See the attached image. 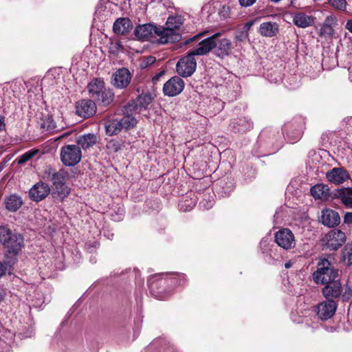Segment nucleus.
I'll return each instance as SVG.
<instances>
[{
    "label": "nucleus",
    "mask_w": 352,
    "mask_h": 352,
    "mask_svg": "<svg viewBox=\"0 0 352 352\" xmlns=\"http://www.w3.org/2000/svg\"><path fill=\"white\" fill-rule=\"evenodd\" d=\"M96 141L97 138L96 137L94 133H87L80 136L77 139L76 142L82 148L85 149L94 146L96 143Z\"/></svg>",
    "instance_id": "obj_26"
},
{
    "label": "nucleus",
    "mask_w": 352,
    "mask_h": 352,
    "mask_svg": "<svg viewBox=\"0 0 352 352\" xmlns=\"http://www.w3.org/2000/svg\"><path fill=\"white\" fill-rule=\"evenodd\" d=\"M217 36L215 37V42L217 43L216 46L218 47V50L220 52L219 55L227 56L231 51L232 49V43L229 39L222 38L217 42L216 39L219 34H217Z\"/></svg>",
    "instance_id": "obj_28"
},
{
    "label": "nucleus",
    "mask_w": 352,
    "mask_h": 352,
    "mask_svg": "<svg viewBox=\"0 0 352 352\" xmlns=\"http://www.w3.org/2000/svg\"><path fill=\"white\" fill-rule=\"evenodd\" d=\"M337 305L333 300L324 301L318 305L317 314L323 320L331 318L335 314Z\"/></svg>",
    "instance_id": "obj_17"
},
{
    "label": "nucleus",
    "mask_w": 352,
    "mask_h": 352,
    "mask_svg": "<svg viewBox=\"0 0 352 352\" xmlns=\"http://www.w3.org/2000/svg\"><path fill=\"white\" fill-rule=\"evenodd\" d=\"M201 35V34H197L193 37H192L191 38H190L189 40H188L187 43H190V42H192V41H194L197 39V38H198L199 36H200Z\"/></svg>",
    "instance_id": "obj_45"
},
{
    "label": "nucleus",
    "mask_w": 352,
    "mask_h": 352,
    "mask_svg": "<svg viewBox=\"0 0 352 352\" xmlns=\"http://www.w3.org/2000/svg\"><path fill=\"white\" fill-rule=\"evenodd\" d=\"M5 130H6L5 118L2 116H0V131H3Z\"/></svg>",
    "instance_id": "obj_41"
},
{
    "label": "nucleus",
    "mask_w": 352,
    "mask_h": 352,
    "mask_svg": "<svg viewBox=\"0 0 352 352\" xmlns=\"http://www.w3.org/2000/svg\"><path fill=\"white\" fill-rule=\"evenodd\" d=\"M344 260L348 265H352V243L347 244L345 246Z\"/></svg>",
    "instance_id": "obj_34"
},
{
    "label": "nucleus",
    "mask_w": 352,
    "mask_h": 352,
    "mask_svg": "<svg viewBox=\"0 0 352 352\" xmlns=\"http://www.w3.org/2000/svg\"><path fill=\"white\" fill-rule=\"evenodd\" d=\"M14 233L8 226H0V245H3Z\"/></svg>",
    "instance_id": "obj_29"
},
{
    "label": "nucleus",
    "mask_w": 352,
    "mask_h": 352,
    "mask_svg": "<svg viewBox=\"0 0 352 352\" xmlns=\"http://www.w3.org/2000/svg\"><path fill=\"white\" fill-rule=\"evenodd\" d=\"M248 37V33L244 32L243 30L238 32L235 36L236 42H242L247 39Z\"/></svg>",
    "instance_id": "obj_37"
},
{
    "label": "nucleus",
    "mask_w": 352,
    "mask_h": 352,
    "mask_svg": "<svg viewBox=\"0 0 352 352\" xmlns=\"http://www.w3.org/2000/svg\"><path fill=\"white\" fill-rule=\"evenodd\" d=\"M275 241L278 246L285 250L295 247L296 241L292 232L288 228H283L275 234Z\"/></svg>",
    "instance_id": "obj_9"
},
{
    "label": "nucleus",
    "mask_w": 352,
    "mask_h": 352,
    "mask_svg": "<svg viewBox=\"0 0 352 352\" xmlns=\"http://www.w3.org/2000/svg\"><path fill=\"white\" fill-rule=\"evenodd\" d=\"M217 34H214L200 43L197 47L189 51L187 55L177 62L176 70L177 74L182 77H188L193 74L196 70L197 61L195 56L207 55L217 45L214 39Z\"/></svg>",
    "instance_id": "obj_1"
},
{
    "label": "nucleus",
    "mask_w": 352,
    "mask_h": 352,
    "mask_svg": "<svg viewBox=\"0 0 352 352\" xmlns=\"http://www.w3.org/2000/svg\"><path fill=\"white\" fill-rule=\"evenodd\" d=\"M3 246L8 254L15 256L24 247V238L21 234L15 232Z\"/></svg>",
    "instance_id": "obj_10"
},
{
    "label": "nucleus",
    "mask_w": 352,
    "mask_h": 352,
    "mask_svg": "<svg viewBox=\"0 0 352 352\" xmlns=\"http://www.w3.org/2000/svg\"><path fill=\"white\" fill-rule=\"evenodd\" d=\"M133 28L131 21L128 18H119L113 23V30L118 35L129 32Z\"/></svg>",
    "instance_id": "obj_22"
},
{
    "label": "nucleus",
    "mask_w": 352,
    "mask_h": 352,
    "mask_svg": "<svg viewBox=\"0 0 352 352\" xmlns=\"http://www.w3.org/2000/svg\"><path fill=\"white\" fill-rule=\"evenodd\" d=\"M137 120L129 116L121 120H113L105 122L106 132H116L122 130H131L136 125Z\"/></svg>",
    "instance_id": "obj_7"
},
{
    "label": "nucleus",
    "mask_w": 352,
    "mask_h": 352,
    "mask_svg": "<svg viewBox=\"0 0 352 352\" xmlns=\"http://www.w3.org/2000/svg\"><path fill=\"white\" fill-rule=\"evenodd\" d=\"M254 24V21H248L247 22L243 27V29L242 30L244 32H246V33H248L250 28L252 26V25Z\"/></svg>",
    "instance_id": "obj_39"
},
{
    "label": "nucleus",
    "mask_w": 352,
    "mask_h": 352,
    "mask_svg": "<svg viewBox=\"0 0 352 352\" xmlns=\"http://www.w3.org/2000/svg\"><path fill=\"white\" fill-rule=\"evenodd\" d=\"M56 126L55 122L52 118L47 117L40 122V128L43 131H52Z\"/></svg>",
    "instance_id": "obj_32"
},
{
    "label": "nucleus",
    "mask_w": 352,
    "mask_h": 352,
    "mask_svg": "<svg viewBox=\"0 0 352 352\" xmlns=\"http://www.w3.org/2000/svg\"><path fill=\"white\" fill-rule=\"evenodd\" d=\"M344 223H352V212H347L344 217Z\"/></svg>",
    "instance_id": "obj_40"
},
{
    "label": "nucleus",
    "mask_w": 352,
    "mask_h": 352,
    "mask_svg": "<svg viewBox=\"0 0 352 352\" xmlns=\"http://www.w3.org/2000/svg\"><path fill=\"white\" fill-rule=\"evenodd\" d=\"M327 178L329 182L335 184H340L349 179L348 173L342 168H333L327 173Z\"/></svg>",
    "instance_id": "obj_19"
},
{
    "label": "nucleus",
    "mask_w": 352,
    "mask_h": 352,
    "mask_svg": "<svg viewBox=\"0 0 352 352\" xmlns=\"http://www.w3.org/2000/svg\"><path fill=\"white\" fill-rule=\"evenodd\" d=\"M87 91L91 100L100 102L104 105L109 104L113 98V94L105 87L104 82L101 78H94L87 86Z\"/></svg>",
    "instance_id": "obj_3"
},
{
    "label": "nucleus",
    "mask_w": 352,
    "mask_h": 352,
    "mask_svg": "<svg viewBox=\"0 0 352 352\" xmlns=\"http://www.w3.org/2000/svg\"><path fill=\"white\" fill-rule=\"evenodd\" d=\"M184 88V82L179 76L170 78L163 87L164 94L168 96H175L179 94Z\"/></svg>",
    "instance_id": "obj_11"
},
{
    "label": "nucleus",
    "mask_w": 352,
    "mask_h": 352,
    "mask_svg": "<svg viewBox=\"0 0 352 352\" xmlns=\"http://www.w3.org/2000/svg\"><path fill=\"white\" fill-rule=\"evenodd\" d=\"M23 201L20 197L12 195L5 200V206L7 210L11 212L16 211L22 205Z\"/></svg>",
    "instance_id": "obj_25"
},
{
    "label": "nucleus",
    "mask_w": 352,
    "mask_h": 352,
    "mask_svg": "<svg viewBox=\"0 0 352 352\" xmlns=\"http://www.w3.org/2000/svg\"><path fill=\"white\" fill-rule=\"evenodd\" d=\"M345 28L348 30L351 33H352V19L347 21Z\"/></svg>",
    "instance_id": "obj_43"
},
{
    "label": "nucleus",
    "mask_w": 352,
    "mask_h": 352,
    "mask_svg": "<svg viewBox=\"0 0 352 352\" xmlns=\"http://www.w3.org/2000/svg\"><path fill=\"white\" fill-rule=\"evenodd\" d=\"M50 188L48 184L44 182L35 184L29 191L30 199L35 201H40L44 199L50 193Z\"/></svg>",
    "instance_id": "obj_15"
},
{
    "label": "nucleus",
    "mask_w": 352,
    "mask_h": 352,
    "mask_svg": "<svg viewBox=\"0 0 352 352\" xmlns=\"http://www.w3.org/2000/svg\"><path fill=\"white\" fill-rule=\"evenodd\" d=\"M345 241L346 235L340 230H332L322 238L323 245L331 250L338 249Z\"/></svg>",
    "instance_id": "obj_8"
},
{
    "label": "nucleus",
    "mask_w": 352,
    "mask_h": 352,
    "mask_svg": "<svg viewBox=\"0 0 352 352\" xmlns=\"http://www.w3.org/2000/svg\"><path fill=\"white\" fill-rule=\"evenodd\" d=\"M131 75L129 70L125 67L118 69L113 75V85L118 89L126 88L130 83Z\"/></svg>",
    "instance_id": "obj_14"
},
{
    "label": "nucleus",
    "mask_w": 352,
    "mask_h": 352,
    "mask_svg": "<svg viewBox=\"0 0 352 352\" xmlns=\"http://www.w3.org/2000/svg\"><path fill=\"white\" fill-rule=\"evenodd\" d=\"M341 294L344 300H349L352 296V290L349 287H343Z\"/></svg>",
    "instance_id": "obj_36"
},
{
    "label": "nucleus",
    "mask_w": 352,
    "mask_h": 352,
    "mask_svg": "<svg viewBox=\"0 0 352 352\" xmlns=\"http://www.w3.org/2000/svg\"><path fill=\"white\" fill-rule=\"evenodd\" d=\"M240 5L243 7H248L253 5L256 0H239Z\"/></svg>",
    "instance_id": "obj_38"
},
{
    "label": "nucleus",
    "mask_w": 352,
    "mask_h": 352,
    "mask_svg": "<svg viewBox=\"0 0 352 352\" xmlns=\"http://www.w3.org/2000/svg\"><path fill=\"white\" fill-rule=\"evenodd\" d=\"M6 270H7L6 266L0 262V278L6 274Z\"/></svg>",
    "instance_id": "obj_42"
},
{
    "label": "nucleus",
    "mask_w": 352,
    "mask_h": 352,
    "mask_svg": "<svg viewBox=\"0 0 352 352\" xmlns=\"http://www.w3.org/2000/svg\"><path fill=\"white\" fill-rule=\"evenodd\" d=\"M183 19L181 16H169L166 23V27L159 28V37L161 43L173 42L179 37L175 33V30L179 29L183 24Z\"/></svg>",
    "instance_id": "obj_4"
},
{
    "label": "nucleus",
    "mask_w": 352,
    "mask_h": 352,
    "mask_svg": "<svg viewBox=\"0 0 352 352\" xmlns=\"http://www.w3.org/2000/svg\"><path fill=\"white\" fill-rule=\"evenodd\" d=\"M278 32V25L276 23H262L259 28V33L264 36L272 37Z\"/></svg>",
    "instance_id": "obj_24"
},
{
    "label": "nucleus",
    "mask_w": 352,
    "mask_h": 352,
    "mask_svg": "<svg viewBox=\"0 0 352 352\" xmlns=\"http://www.w3.org/2000/svg\"><path fill=\"white\" fill-rule=\"evenodd\" d=\"M321 221L326 226L334 227L340 223V217L338 212L325 209L322 211Z\"/></svg>",
    "instance_id": "obj_20"
},
{
    "label": "nucleus",
    "mask_w": 352,
    "mask_h": 352,
    "mask_svg": "<svg viewBox=\"0 0 352 352\" xmlns=\"http://www.w3.org/2000/svg\"><path fill=\"white\" fill-rule=\"evenodd\" d=\"M292 262L289 261L285 263V267L288 269L292 266Z\"/></svg>",
    "instance_id": "obj_46"
},
{
    "label": "nucleus",
    "mask_w": 352,
    "mask_h": 352,
    "mask_svg": "<svg viewBox=\"0 0 352 352\" xmlns=\"http://www.w3.org/2000/svg\"><path fill=\"white\" fill-rule=\"evenodd\" d=\"M329 3L335 9L340 10H344L346 6V0H329Z\"/></svg>",
    "instance_id": "obj_35"
},
{
    "label": "nucleus",
    "mask_w": 352,
    "mask_h": 352,
    "mask_svg": "<svg viewBox=\"0 0 352 352\" xmlns=\"http://www.w3.org/2000/svg\"><path fill=\"white\" fill-rule=\"evenodd\" d=\"M163 0H157L159 3H162Z\"/></svg>",
    "instance_id": "obj_48"
},
{
    "label": "nucleus",
    "mask_w": 352,
    "mask_h": 352,
    "mask_svg": "<svg viewBox=\"0 0 352 352\" xmlns=\"http://www.w3.org/2000/svg\"><path fill=\"white\" fill-rule=\"evenodd\" d=\"M313 278L316 283L324 285L339 278V270L329 260L322 258L317 263V270L313 274Z\"/></svg>",
    "instance_id": "obj_2"
},
{
    "label": "nucleus",
    "mask_w": 352,
    "mask_h": 352,
    "mask_svg": "<svg viewBox=\"0 0 352 352\" xmlns=\"http://www.w3.org/2000/svg\"><path fill=\"white\" fill-rule=\"evenodd\" d=\"M340 195L342 204L349 208H352V188L343 190Z\"/></svg>",
    "instance_id": "obj_30"
},
{
    "label": "nucleus",
    "mask_w": 352,
    "mask_h": 352,
    "mask_svg": "<svg viewBox=\"0 0 352 352\" xmlns=\"http://www.w3.org/2000/svg\"><path fill=\"white\" fill-rule=\"evenodd\" d=\"M337 24V19L333 15H329L326 17L322 23L320 30V36L325 38H331L333 36L335 31L333 26Z\"/></svg>",
    "instance_id": "obj_21"
},
{
    "label": "nucleus",
    "mask_w": 352,
    "mask_h": 352,
    "mask_svg": "<svg viewBox=\"0 0 352 352\" xmlns=\"http://www.w3.org/2000/svg\"><path fill=\"white\" fill-rule=\"evenodd\" d=\"M60 157L65 166H74L80 162L82 152L79 146L68 144L61 148Z\"/></svg>",
    "instance_id": "obj_5"
},
{
    "label": "nucleus",
    "mask_w": 352,
    "mask_h": 352,
    "mask_svg": "<svg viewBox=\"0 0 352 352\" xmlns=\"http://www.w3.org/2000/svg\"><path fill=\"white\" fill-rule=\"evenodd\" d=\"M310 192L316 199H325L329 195L328 187L322 184L311 187Z\"/></svg>",
    "instance_id": "obj_27"
},
{
    "label": "nucleus",
    "mask_w": 352,
    "mask_h": 352,
    "mask_svg": "<svg viewBox=\"0 0 352 352\" xmlns=\"http://www.w3.org/2000/svg\"><path fill=\"white\" fill-rule=\"evenodd\" d=\"M76 112L82 118H89L96 112V105L94 100L91 99L81 100L77 102Z\"/></svg>",
    "instance_id": "obj_13"
},
{
    "label": "nucleus",
    "mask_w": 352,
    "mask_h": 352,
    "mask_svg": "<svg viewBox=\"0 0 352 352\" xmlns=\"http://www.w3.org/2000/svg\"><path fill=\"white\" fill-rule=\"evenodd\" d=\"M47 172L52 175L51 180L58 193L63 197L67 196L69 193V188L65 185L68 177L67 171L61 168L58 172H54L52 168H49Z\"/></svg>",
    "instance_id": "obj_6"
},
{
    "label": "nucleus",
    "mask_w": 352,
    "mask_h": 352,
    "mask_svg": "<svg viewBox=\"0 0 352 352\" xmlns=\"http://www.w3.org/2000/svg\"><path fill=\"white\" fill-rule=\"evenodd\" d=\"M38 149H32L28 151V152L23 153L16 159V161L19 164H23L30 160H31L34 156H35L38 153Z\"/></svg>",
    "instance_id": "obj_31"
},
{
    "label": "nucleus",
    "mask_w": 352,
    "mask_h": 352,
    "mask_svg": "<svg viewBox=\"0 0 352 352\" xmlns=\"http://www.w3.org/2000/svg\"><path fill=\"white\" fill-rule=\"evenodd\" d=\"M324 285L325 287L322 289V294L326 298L333 299L340 296L343 287L339 278Z\"/></svg>",
    "instance_id": "obj_16"
},
{
    "label": "nucleus",
    "mask_w": 352,
    "mask_h": 352,
    "mask_svg": "<svg viewBox=\"0 0 352 352\" xmlns=\"http://www.w3.org/2000/svg\"><path fill=\"white\" fill-rule=\"evenodd\" d=\"M156 60L155 57L153 56H148L146 57H143L140 63V67L142 69H146L150 65L153 64Z\"/></svg>",
    "instance_id": "obj_33"
},
{
    "label": "nucleus",
    "mask_w": 352,
    "mask_h": 352,
    "mask_svg": "<svg viewBox=\"0 0 352 352\" xmlns=\"http://www.w3.org/2000/svg\"><path fill=\"white\" fill-rule=\"evenodd\" d=\"M3 299V294L0 292V301Z\"/></svg>",
    "instance_id": "obj_47"
},
{
    "label": "nucleus",
    "mask_w": 352,
    "mask_h": 352,
    "mask_svg": "<svg viewBox=\"0 0 352 352\" xmlns=\"http://www.w3.org/2000/svg\"><path fill=\"white\" fill-rule=\"evenodd\" d=\"M222 12H224L225 14H223V16L225 17H227L228 16V14L230 12V8L226 6H223L222 7Z\"/></svg>",
    "instance_id": "obj_44"
},
{
    "label": "nucleus",
    "mask_w": 352,
    "mask_h": 352,
    "mask_svg": "<svg viewBox=\"0 0 352 352\" xmlns=\"http://www.w3.org/2000/svg\"><path fill=\"white\" fill-rule=\"evenodd\" d=\"M153 97L151 94L146 93L140 95L135 100L129 103L127 106L128 111L140 113L146 109L152 102Z\"/></svg>",
    "instance_id": "obj_12"
},
{
    "label": "nucleus",
    "mask_w": 352,
    "mask_h": 352,
    "mask_svg": "<svg viewBox=\"0 0 352 352\" xmlns=\"http://www.w3.org/2000/svg\"><path fill=\"white\" fill-rule=\"evenodd\" d=\"M158 30L159 28L146 23L137 26L134 30V34L139 39H146L151 36L153 33L159 36Z\"/></svg>",
    "instance_id": "obj_18"
},
{
    "label": "nucleus",
    "mask_w": 352,
    "mask_h": 352,
    "mask_svg": "<svg viewBox=\"0 0 352 352\" xmlns=\"http://www.w3.org/2000/svg\"><path fill=\"white\" fill-rule=\"evenodd\" d=\"M315 18L304 12H296L293 15V23L298 27L306 28L314 25Z\"/></svg>",
    "instance_id": "obj_23"
}]
</instances>
